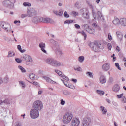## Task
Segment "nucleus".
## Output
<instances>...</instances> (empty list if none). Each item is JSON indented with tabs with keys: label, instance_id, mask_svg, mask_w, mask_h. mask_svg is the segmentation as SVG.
Returning <instances> with one entry per match:
<instances>
[{
	"label": "nucleus",
	"instance_id": "7c9ffc66",
	"mask_svg": "<svg viewBox=\"0 0 126 126\" xmlns=\"http://www.w3.org/2000/svg\"><path fill=\"white\" fill-rule=\"evenodd\" d=\"M17 48H18V49L19 50V51H20V52H21V53H24V52H25V50H24V49L22 50L21 49V46L18 45Z\"/></svg>",
	"mask_w": 126,
	"mask_h": 126
},
{
	"label": "nucleus",
	"instance_id": "5701e85b",
	"mask_svg": "<svg viewBox=\"0 0 126 126\" xmlns=\"http://www.w3.org/2000/svg\"><path fill=\"white\" fill-rule=\"evenodd\" d=\"M3 4L4 5H11L12 3L9 0H5L3 2Z\"/></svg>",
	"mask_w": 126,
	"mask_h": 126
},
{
	"label": "nucleus",
	"instance_id": "603ef678",
	"mask_svg": "<svg viewBox=\"0 0 126 126\" xmlns=\"http://www.w3.org/2000/svg\"><path fill=\"white\" fill-rule=\"evenodd\" d=\"M116 50L118 51V52H120L121 51V49H120V47L119 46L116 47Z\"/></svg>",
	"mask_w": 126,
	"mask_h": 126
},
{
	"label": "nucleus",
	"instance_id": "13d9d810",
	"mask_svg": "<svg viewBox=\"0 0 126 126\" xmlns=\"http://www.w3.org/2000/svg\"><path fill=\"white\" fill-rule=\"evenodd\" d=\"M1 83H2V80L0 78V84H1Z\"/></svg>",
	"mask_w": 126,
	"mask_h": 126
},
{
	"label": "nucleus",
	"instance_id": "473e14b6",
	"mask_svg": "<svg viewBox=\"0 0 126 126\" xmlns=\"http://www.w3.org/2000/svg\"><path fill=\"white\" fill-rule=\"evenodd\" d=\"M14 56V52L13 51H9L8 52V57H13Z\"/></svg>",
	"mask_w": 126,
	"mask_h": 126
},
{
	"label": "nucleus",
	"instance_id": "ddd939ff",
	"mask_svg": "<svg viewBox=\"0 0 126 126\" xmlns=\"http://www.w3.org/2000/svg\"><path fill=\"white\" fill-rule=\"evenodd\" d=\"M39 46L43 53H47V51L45 50V48H46V44L45 43L41 42L39 44Z\"/></svg>",
	"mask_w": 126,
	"mask_h": 126
},
{
	"label": "nucleus",
	"instance_id": "680f3d73",
	"mask_svg": "<svg viewBox=\"0 0 126 126\" xmlns=\"http://www.w3.org/2000/svg\"><path fill=\"white\" fill-rule=\"evenodd\" d=\"M18 22V21L16 20V21H14V23H15V24H16V23H17Z\"/></svg>",
	"mask_w": 126,
	"mask_h": 126
},
{
	"label": "nucleus",
	"instance_id": "bb28decb",
	"mask_svg": "<svg viewBox=\"0 0 126 126\" xmlns=\"http://www.w3.org/2000/svg\"><path fill=\"white\" fill-rule=\"evenodd\" d=\"M96 92L100 95V96H103L104 94H105V92L101 90H97Z\"/></svg>",
	"mask_w": 126,
	"mask_h": 126
},
{
	"label": "nucleus",
	"instance_id": "9d476101",
	"mask_svg": "<svg viewBox=\"0 0 126 126\" xmlns=\"http://www.w3.org/2000/svg\"><path fill=\"white\" fill-rule=\"evenodd\" d=\"M0 26L3 28V29H4V30H6V31L7 32H8V29H9V28L10 27V25L5 23V22H1L0 23Z\"/></svg>",
	"mask_w": 126,
	"mask_h": 126
},
{
	"label": "nucleus",
	"instance_id": "3c124183",
	"mask_svg": "<svg viewBox=\"0 0 126 126\" xmlns=\"http://www.w3.org/2000/svg\"><path fill=\"white\" fill-rule=\"evenodd\" d=\"M92 26H93V27H94L95 28V27H97V24L94 23L92 24Z\"/></svg>",
	"mask_w": 126,
	"mask_h": 126
},
{
	"label": "nucleus",
	"instance_id": "cd10ccee",
	"mask_svg": "<svg viewBox=\"0 0 126 126\" xmlns=\"http://www.w3.org/2000/svg\"><path fill=\"white\" fill-rule=\"evenodd\" d=\"M29 77L30 78V79H36V77L34 74H30L29 76Z\"/></svg>",
	"mask_w": 126,
	"mask_h": 126
},
{
	"label": "nucleus",
	"instance_id": "4be33fe9",
	"mask_svg": "<svg viewBox=\"0 0 126 126\" xmlns=\"http://www.w3.org/2000/svg\"><path fill=\"white\" fill-rule=\"evenodd\" d=\"M113 91H115L116 92H118L119 90H120V87L118 85H115L114 86L113 88Z\"/></svg>",
	"mask_w": 126,
	"mask_h": 126
},
{
	"label": "nucleus",
	"instance_id": "2eb2a0df",
	"mask_svg": "<svg viewBox=\"0 0 126 126\" xmlns=\"http://www.w3.org/2000/svg\"><path fill=\"white\" fill-rule=\"evenodd\" d=\"M33 15H36V13H32L31 14H29V12H28V14H22L21 15V18H25V17H27V16H28V17H31V16H33Z\"/></svg>",
	"mask_w": 126,
	"mask_h": 126
},
{
	"label": "nucleus",
	"instance_id": "a18cd8bd",
	"mask_svg": "<svg viewBox=\"0 0 126 126\" xmlns=\"http://www.w3.org/2000/svg\"><path fill=\"white\" fill-rule=\"evenodd\" d=\"M107 46H108V50H111V49H112V44L108 43Z\"/></svg>",
	"mask_w": 126,
	"mask_h": 126
},
{
	"label": "nucleus",
	"instance_id": "f03ea898",
	"mask_svg": "<svg viewBox=\"0 0 126 126\" xmlns=\"http://www.w3.org/2000/svg\"><path fill=\"white\" fill-rule=\"evenodd\" d=\"M100 49H104V45L101 41H95L93 43V50L94 52H99Z\"/></svg>",
	"mask_w": 126,
	"mask_h": 126
},
{
	"label": "nucleus",
	"instance_id": "412c9836",
	"mask_svg": "<svg viewBox=\"0 0 126 126\" xmlns=\"http://www.w3.org/2000/svg\"><path fill=\"white\" fill-rule=\"evenodd\" d=\"M120 20H119L118 18H115L113 21V23L115 24V25H118V24H120Z\"/></svg>",
	"mask_w": 126,
	"mask_h": 126
},
{
	"label": "nucleus",
	"instance_id": "a878e982",
	"mask_svg": "<svg viewBox=\"0 0 126 126\" xmlns=\"http://www.w3.org/2000/svg\"><path fill=\"white\" fill-rule=\"evenodd\" d=\"M54 13L56 15H59V16H62V15H63V11L61 10L59 11L58 12L54 11Z\"/></svg>",
	"mask_w": 126,
	"mask_h": 126
},
{
	"label": "nucleus",
	"instance_id": "864d4df0",
	"mask_svg": "<svg viewBox=\"0 0 126 126\" xmlns=\"http://www.w3.org/2000/svg\"><path fill=\"white\" fill-rule=\"evenodd\" d=\"M43 93V91H38V94L40 95Z\"/></svg>",
	"mask_w": 126,
	"mask_h": 126
},
{
	"label": "nucleus",
	"instance_id": "b1692460",
	"mask_svg": "<svg viewBox=\"0 0 126 126\" xmlns=\"http://www.w3.org/2000/svg\"><path fill=\"white\" fill-rule=\"evenodd\" d=\"M100 81L101 83H106V78H105V77L103 76H101L100 78Z\"/></svg>",
	"mask_w": 126,
	"mask_h": 126
},
{
	"label": "nucleus",
	"instance_id": "c85d7f7f",
	"mask_svg": "<svg viewBox=\"0 0 126 126\" xmlns=\"http://www.w3.org/2000/svg\"><path fill=\"white\" fill-rule=\"evenodd\" d=\"M44 79H45V80H46L47 82H49V83H53V82H54V81H53L52 79H50V78L48 77H44Z\"/></svg>",
	"mask_w": 126,
	"mask_h": 126
},
{
	"label": "nucleus",
	"instance_id": "6e6552de",
	"mask_svg": "<svg viewBox=\"0 0 126 126\" xmlns=\"http://www.w3.org/2000/svg\"><path fill=\"white\" fill-rule=\"evenodd\" d=\"M84 28L89 34H94L95 33V30L89 28V26L87 24L84 25Z\"/></svg>",
	"mask_w": 126,
	"mask_h": 126
},
{
	"label": "nucleus",
	"instance_id": "69168bd1",
	"mask_svg": "<svg viewBox=\"0 0 126 126\" xmlns=\"http://www.w3.org/2000/svg\"><path fill=\"white\" fill-rule=\"evenodd\" d=\"M113 59L114 60V61H115L116 60V57H113Z\"/></svg>",
	"mask_w": 126,
	"mask_h": 126
},
{
	"label": "nucleus",
	"instance_id": "c03bdc74",
	"mask_svg": "<svg viewBox=\"0 0 126 126\" xmlns=\"http://www.w3.org/2000/svg\"><path fill=\"white\" fill-rule=\"evenodd\" d=\"M75 28H77V29H80V26L77 24H75L74 25Z\"/></svg>",
	"mask_w": 126,
	"mask_h": 126
},
{
	"label": "nucleus",
	"instance_id": "37998d69",
	"mask_svg": "<svg viewBox=\"0 0 126 126\" xmlns=\"http://www.w3.org/2000/svg\"><path fill=\"white\" fill-rule=\"evenodd\" d=\"M108 38L109 41H112V35H111V33H108Z\"/></svg>",
	"mask_w": 126,
	"mask_h": 126
},
{
	"label": "nucleus",
	"instance_id": "20e7f679",
	"mask_svg": "<svg viewBox=\"0 0 126 126\" xmlns=\"http://www.w3.org/2000/svg\"><path fill=\"white\" fill-rule=\"evenodd\" d=\"M35 19L37 22H44L45 23H52L53 20L49 18L36 17Z\"/></svg>",
	"mask_w": 126,
	"mask_h": 126
},
{
	"label": "nucleus",
	"instance_id": "9b49d317",
	"mask_svg": "<svg viewBox=\"0 0 126 126\" xmlns=\"http://www.w3.org/2000/svg\"><path fill=\"white\" fill-rule=\"evenodd\" d=\"M55 72L59 75V76H61V77H62V78H63V79H65L67 81H68L69 80V79H68V77L67 76L64 75L63 73H62L60 71H59L58 70H55Z\"/></svg>",
	"mask_w": 126,
	"mask_h": 126
},
{
	"label": "nucleus",
	"instance_id": "5fc2aeb1",
	"mask_svg": "<svg viewBox=\"0 0 126 126\" xmlns=\"http://www.w3.org/2000/svg\"><path fill=\"white\" fill-rule=\"evenodd\" d=\"M72 81H73V82H77V80H76V79H72Z\"/></svg>",
	"mask_w": 126,
	"mask_h": 126
},
{
	"label": "nucleus",
	"instance_id": "0eeeda50",
	"mask_svg": "<svg viewBox=\"0 0 126 126\" xmlns=\"http://www.w3.org/2000/svg\"><path fill=\"white\" fill-rule=\"evenodd\" d=\"M90 124H91V119L86 117L82 121V126H90Z\"/></svg>",
	"mask_w": 126,
	"mask_h": 126
},
{
	"label": "nucleus",
	"instance_id": "6ab92c4d",
	"mask_svg": "<svg viewBox=\"0 0 126 126\" xmlns=\"http://www.w3.org/2000/svg\"><path fill=\"white\" fill-rule=\"evenodd\" d=\"M120 24L123 26H126V18H123L120 19Z\"/></svg>",
	"mask_w": 126,
	"mask_h": 126
},
{
	"label": "nucleus",
	"instance_id": "bf43d9fd",
	"mask_svg": "<svg viewBox=\"0 0 126 126\" xmlns=\"http://www.w3.org/2000/svg\"><path fill=\"white\" fill-rule=\"evenodd\" d=\"M7 101H8V100L5 99V100H4V103H7Z\"/></svg>",
	"mask_w": 126,
	"mask_h": 126
},
{
	"label": "nucleus",
	"instance_id": "8fccbe9b",
	"mask_svg": "<svg viewBox=\"0 0 126 126\" xmlns=\"http://www.w3.org/2000/svg\"><path fill=\"white\" fill-rule=\"evenodd\" d=\"M75 70H77V71H82V69H81L80 67H78L77 69H75Z\"/></svg>",
	"mask_w": 126,
	"mask_h": 126
},
{
	"label": "nucleus",
	"instance_id": "39448f33",
	"mask_svg": "<svg viewBox=\"0 0 126 126\" xmlns=\"http://www.w3.org/2000/svg\"><path fill=\"white\" fill-rule=\"evenodd\" d=\"M33 107L38 111H41L43 109V103L40 100H37L34 102Z\"/></svg>",
	"mask_w": 126,
	"mask_h": 126
},
{
	"label": "nucleus",
	"instance_id": "6e6d98bb",
	"mask_svg": "<svg viewBox=\"0 0 126 126\" xmlns=\"http://www.w3.org/2000/svg\"><path fill=\"white\" fill-rule=\"evenodd\" d=\"M98 14H100V15H99V17H100V16H102V13H101V12L98 11Z\"/></svg>",
	"mask_w": 126,
	"mask_h": 126
},
{
	"label": "nucleus",
	"instance_id": "f704fd0d",
	"mask_svg": "<svg viewBox=\"0 0 126 126\" xmlns=\"http://www.w3.org/2000/svg\"><path fill=\"white\" fill-rule=\"evenodd\" d=\"M73 21V20H67L64 22V23L69 24V23H72Z\"/></svg>",
	"mask_w": 126,
	"mask_h": 126
},
{
	"label": "nucleus",
	"instance_id": "dca6fc26",
	"mask_svg": "<svg viewBox=\"0 0 126 126\" xmlns=\"http://www.w3.org/2000/svg\"><path fill=\"white\" fill-rule=\"evenodd\" d=\"M23 58L26 62H32V58L28 55H24Z\"/></svg>",
	"mask_w": 126,
	"mask_h": 126
},
{
	"label": "nucleus",
	"instance_id": "e433bc0d",
	"mask_svg": "<svg viewBox=\"0 0 126 126\" xmlns=\"http://www.w3.org/2000/svg\"><path fill=\"white\" fill-rule=\"evenodd\" d=\"M71 15H73L74 16H77V15H78V12L73 11L71 12Z\"/></svg>",
	"mask_w": 126,
	"mask_h": 126
},
{
	"label": "nucleus",
	"instance_id": "aec40b11",
	"mask_svg": "<svg viewBox=\"0 0 126 126\" xmlns=\"http://www.w3.org/2000/svg\"><path fill=\"white\" fill-rule=\"evenodd\" d=\"M116 35L117 36V38L120 40V41H122L123 39V34H122L120 32H117Z\"/></svg>",
	"mask_w": 126,
	"mask_h": 126
},
{
	"label": "nucleus",
	"instance_id": "338daca9",
	"mask_svg": "<svg viewBox=\"0 0 126 126\" xmlns=\"http://www.w3.org/2000/svg\"><path fill=\"white\" fill-rule=\"evenodd\" d=\"M122 81H125V78H122Z\"/></svg>",
	"mask_w": 126,
	"mask_h": 126
},
{
	"label": "nucleus",
	"instance_id": "f3484780",
	"mask_svg": "<svg viewBox=\"0 0 126 126\" xmlns=\"http://www.w3.org/2000/svg\"><path fill=\"white\" fill-rule=\"evenodd\" d=\"M78 34H81L82 36L84 37V39L86 40V38H87V34H86V32L84 30L82 31H78Z\"/></svg>",
	"mask_w": 126,
	"mask_h": 126
},
{
	"label": "nucleus",
	"instance_id": "4d7b16f0",
	"mask_svg": "<svg viewBox=\"0 0 126 126\" xmlns=\"http://www.w3.org/2000/svg\"><path fill=\"white\" fill-rule=\"evenodd\" d=\"M33 84H34V85H38V83H37V82H33Z\"/></svg>",
	"mask_w": 126,
	"mask_h": 126
},
{
	"label": "nucleus",
	"instance_id": "f8f14e48",
	"mask_svg": "<svg viewBox=\"0 0 126 126\" xmlns=\"http://www.w3.org/2000/svg\"><path fill=\"white\" fill-rule=\"evenodd\" d=\"M110 64L106 63L102 65V69L104 71H108L110 69Z\"/></svg>",
	"mask_w": 126,
	"mask_h": 126
},
{
	"label": "nucleus",
	"instance_id": "774afa93",
	"mask_svg": "<svg viewBox=\"0 0 126 126\" xmlns=\"http://www.w3.org/2000/svg\"><path fill=\"white\" fill-rule=\"evenodd\" d=\"M124 65H125V66L126 67V62H125V63H124Z\"/></svg>",
	"mask_w": 126,
	"mask_h": 126
},
{
	"label": "nucleus",
	"instance_id": "ea45409f",
	"mask_svg": "<svg viewBox=\"0 0 126 126\" xmlns=\"http://www.w3.org/2000/svg\"><path fill=\"white\" fill-rule=\"evenodd\" d=\"M64 16L65 17H66L67 18H68L69 17V15L67 14V12L65 11L64 13Z\"/></svg>",
	"mask_w": 126,
	"mask_h": 126
},
{
	"label": "nucleus",
	"instance_id": "1a4fd4ad",
	"mask_svg": "<svg viewBox=\"0 0 126 126\" xmlns=\"http://www.w3.org/2000/svg\"><path fill=\"white\" fill-rule=\"evenodd\" d=\"M79 124H80L79 119L76 117L73 118L72 121L71 122V126H79Z\"/></svg>",
	"mask_w": 126,
	"mask_h": 126
},
{
	"label": "nucleus",
	"instance_id": "e2e57ef3",
	"mask_svg": "<svg viewBox=\"0 0 126 126\" xmlns=\"http://www.w3.org/2000/svg\"><path fill=\"white\" fill-rule=\"evenodd\" d=\"M106 101L107 102V103L110 104V100H109V99H106Z\"/></svg>",
	"mask_w": 126,
	"mask_h": 126
},
{
	"label": "nucleus",
	"instance_id": "7ed1b4c3",
	"mask_svg": "<svg viewBox=\"0 0 126 126\" xmlns=\"http://www.w3.org/2000/svg\"><path fill=\"white\" fill-rule=\"evenodd\" d=\"M46 62L48 64H50L51 65H53V66H61L62 65V63L60 62H58L57 61H55L53 60L52 58H48Z\"/></svg>",
	"mask_w": 126,
	"mask_h": 126
},
{
	"label": "nucleus",
	"instance_id": "052dcab7",
	"mask_svg": "<svg viewBox=\"0 0 126 126\" xmlns=\"http://www.w3.org/2000/svg\"><path fill=\"white\" fill-rule=\"evenodd\" d=\"M100 1H101V0H97L96 1L97 3H100Z\"/></svg>",
	"mask_w": 126,
	"mask_h": 126
},
{
	"label": "nucleus",
	"instance_id": "2f4dec72",
	"mask_svg": "<svg viewBox=\"0 0 126 126\" xmlns=\"http://www.w3.org/2000/svg\"><path fill=\"white\" fill-rule=\"evenodd\" d=\"M18 68H19V69H20V70L22 71V72H23V73L26 72V70L22 66H19Z\"/></svg>",
	"mask_w": 126,
	"mask_h": 126
},
{
	"label": "nucleus",
	"instance_id": "0e129e2a",
	"mask_svg": "<svg viewBox=\"0 0 126 126\" xmlns=\"http://www.w3.org/2000/svg\"><path fill=\"white\" fill-rule=\"evenodd\" d=\"M123 89H124V90H126V87H125V86L123 87Z\"/></svg>",
	"mask_w": 126,
	"mask_h": 126
},
{
	"label": "nucleus",
	"instance_id": "72a5a7b5",
	"mask_svg": "<svg viewBox=\"0 0 126 126\" xmlns=\"http://www.w3.org/2000/svg\"><path fill=\"white\" fill-rule=\"evenodd\" d=\"M78 60H79V62H80V63H82V62H83V61H84V57L80 56L78 58Z\"/></svg>",
	"mask_w": 126,
	"mask_h": 126
},
{
	"label": "nucleus",
	"instance_id": "4468645a",
	"mask_svg": "<svg viewBox=\"0 0 126 126\" xmlns=\"http://www.w3.org/2000/svg\"><path fill=\"white\" fill-rule=\"evenodd\" d=\"M83 16L85 18H88L89 16L88 15V10L86 8H84L83 10Z\"/></svg>",
	"mask_w": 126,
	"mask_h": 126
},
{
	"label": "nucleus",
	"instance_id": "4c0bfd02",
	"mask_svg": "<svg viewBox=\"0 0 126 126\" xmlns=\"http://www.w3.org/2000/svg\"><path fill=\"white\" fill-rule=\"evenodd\" d=\"M23 5L24 6H31V4L28 2H24Z\"/></svg>",
	"mask_w": 126,
	"mask_h": 126
},
{
	"label": "nucleus",
	"instance_id": "09e8293b",
	"mask_svg": "<svg viewBox=\"0 0 126 126\" xmlns=\"http://www.w3.org/2000/svg\"><path fill=\"white\" fill-rule=\"evenodd\" d=\"M8 79H9V78H8V77H6L5 78H4V82H8Z\"/></svg>",
	"mask_w": 126,
	"mask_h": 126
},
{
	"label": "nucleus",
	"instance_id": "393cba45",
	"mask_svg": "<svg viewBox=\"0 0 126 126\" xmlns=\"http://www.w3.org/2000/svg\"><path fill=\"white\" fill-rule=\"evenodd\" d=\"M100 110L102 111V114H103L104 115H105V114L107 113V109H105L104 107L103 106H101L100 107Z\"/></svg>",
	"mask_w": 126,
	"mask_h": 126
},
{
	"label": "nucleus",
	"instance_id": "c756f323",
	"mask_svg": "<svg viewBox=\"0 0 126 126\" xmlns=\"http://www.w3.org/2000/svg\"><path fill=\"white\" fill-rule=\"evenodd\" d=\"M19 84L23 88H25V83L22 81H20Z\"/></svg>",
	"mask_w": 126,
	"mask_h": 126
},
{
	"label": "nucleus",
	"instance_id": "c9c22d12",
	"mask_svg": "<svg viewBox=\"0 0 126 126\" xmlns=\"http://www.w3.org/2000/svg\"><path fill=\"white\" fill-rule=\"evenodd\" d=\"M115 65L118 68V69H119V70H122V68L120 67V65L119 64V63H115Z\"/></svg>",
	"mask_w": 126,
	"mask_h": 126
},
{
	"label": "nucleus",
	"instance_id": "58836bf2",
	"mask_svg": "<svg viewBox=\"0 0 126 126\" xmlns=\"http://www.w3.org/2000/svg\"><path fill=\"white\" fill-rule=\"evenodd\" d=\"M86 74L88 75V76H89V77H93V75L91 72H88L86 73Z\"/></svg>",
	"mask_w": 126,
	"mask_h": 126
},
{
	"label": "nucleus",
	"instance_id": "49530a36",
	"mask_svg": "<svg viewBox=\"0 0 126 126\" xmlns=\"http://www.w3.org/2000/svg\"><path fill=\"white\" fill-rule=\"evenodd\" d=\"M15 61L17 62V63H21V60L18 58H16Z\"/></svg>",
	"mask_w": 126,
	"mask_h": 126
},
{
	"label": "nucleus",
	"instance_id": "a19ab883",
	"mask_svg": "<svg viewBox=\"0 0 126 126\" xmlns=\"http://www.w3.org/2000/svg\"><path fill=\"white\" fill-rule=\"evenodd\" d=\"M124 95V94H118L117 95V97L118 99H121V98H122V97H123V95Z\"/></svg>",
	"mask_w": 126,
	"mask_h": 126
},
{
	"label": "nucleus",
	"instance_id": "423d86ee",
	"mask_svg": "<svg viewBox=\"0 0 126 126\" xmlns=\"http://www.w3.org/2000/svg\"><path fill=\"white\" fill-rule=\"evenodd\" d=\"M30 116L32 119H37L39 117V110L36 109H32L30 111Z\"/></svg>",
	"mask_w": 126,
	"mask_h": 126
},
{
	"label": "nucleus",
	"instance_id": "f257e3e1",
	"mask_svg": "<svg viewBox=\"0 0 126 126\" xmlns=\"http://www.w3.org/2000/svg\"><path fill=\"white\" fill-rule=\"evenodd\" d=\"M73 118V115L71 113V112H68L65 114L62 119V122L65 125H67V124H69L70 122H71V120H72Z\"/></svg>",
	"mask_w": 126,
	"mask_h": 126
},
{
	"label": "nucleus",
	"instance_id": "de8ad7c7",
	"mask_svg": "<svg viewBox=\"0 0 126 126\" xmlns=\"http://www.w3.org/2000/svg\"><path fill=\"white\" fill-rule=\"evenodd\" d=\"M122 102H123V103H126V98L125 97H123L122 98Z\"/></svg>",
	"mask_w": 126,
	"mask_h": 126
},
{
	"label": "nucleus",
	"instance_id": "a211bd4d",
	"mask_svg": "<svg viewBox=\"0 0 126 126\" xmlns=\"http://www.w3.org/2000/svg\"><path fill=\"white\" fill-rule=\"evenodd\" d=\"M67 82H64V84H65V86L67 87H69V88H71V89H75V87L72 85L71 84H67Z\"/></svg>",
	"mask_w": 126,
	"mask_h": 126
},
{
	"label": "nucleus",
	"instance_id": "79ce46f5",
	"mask_svg": "<svg viewBox=\"0 0 126 126\" xmlns=\"http://www.w3.org/2000/svg\"><path fill=\"white\" fill-rule=\"evenodd\" d=\"M61 104L62 105V106H63L64 104H65V101L63 100V99H61Z\"/></svg>",
	"mask_w": 126,
	"mask_h": 126
}]
</instances>
